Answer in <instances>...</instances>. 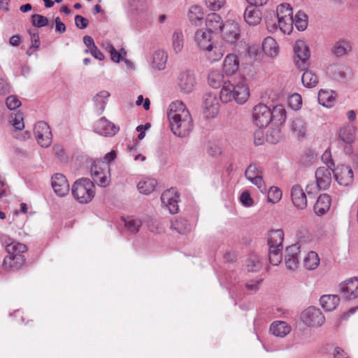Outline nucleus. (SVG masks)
<instances>
[{
  "instance_id": "nucleus-48",
  "label": "nucleus",
  "mask_w": 358,
  "mask_h": 358,
  "mask_svg": "<svg viewBox=\"0 0 358 358\" xmlns=\"http://www.w3.org/2000/svg\"><path fill=\"white\" fill-rule=\"evenodd\" d=\"M282 194V191L278 187H271L268 192V201L275 203L281 199Z\"/></svg>"
},
{
  "instance_id": "nucleus-30",
  "label": "nucleus",
  "mask_w": 358,
  "mask_h": 358,
  "mask_svg": "<svg viewBox=\"0 0 358 358\" xmlns=\"http://www.w3.org/2000/svg\"><path fill=\"white\" fill-rule=\"evenodd\" d=\"M291 331V327L284 321H275L270 327V331L277 337L283 338Z\"/></svg>"
},
{
  "instance_id": "nucleus-61",
  "label": "nucleus",
  "mask_w": 358,
  "mask_h": 358,
  "mask_svg": "<svg viewBox=\"0 0 358 358\" xmlns=\"http://www.w3.org/2000/svg\"><path fill=\"white\" fill-rule=\"evenodd\" d=\"M262 129L258 127L254 133V143L257 145H262L264 142L265 138Z\"/></svg>"
},
{
  "instance_id": "nucleus-39",
  "label": "nucleus",
  "mask_w": 358,
  "mask_h": 358,
  "mask_svg": "<svg viewBox=\"0 0 358 358\" xmlns=\"http://www.w3.org/2000/svg\"><path fill=\"white\" fill-rule=\"evenodd\" d=\"M172 46L176 53L182 51L184 46V37L182 31L178 29L174 31L172 35Z\"/></svg>"
},
{
  "instance_id": "nucleus-62",
  "label": "nucleus",
  "mask_w": 358,
  "mask_h": 358,
  "mask_svg": "<svg viewBox=\"0 0 358 358\" xmlns=\"http://www.w3.org/2000/svg\"><path fill=\"white\" fill-rule=\"evenodd\" d=\"M29 32L31 36V48H35V50H38L41 45L38 32H31V31Z\"/></svg>"
},
{
  "instance_id": "nucleus-44",
  "label": "nucleus",
  "mask_w": 358,
  "mask_h": 358,
  "mask_svg": "<svg viewBox=\"0 0 358 358\" xmlns=\"http://www.w3.org/2000/svg\"><path fill=\"white\" fill-rule=\"evenodd\" d=\"M224 74L221 75L217 71H213L209 73L208 77V84L213 88L217 89L221 87L222 84H224Z\"/></svg>"
},
{
  "instance_id": "nucleus-22",
  "label": "nucleus",
  "mask_w": 358,
  "mask_h": 358,
  "mask_svg": "<svg viewBox=\"0 0 358 358\" xmlns=\"http://www.w3.org/2000/svg\"><path fill=\"white\" fill-rule=\"evenodd\" d=\"M245 22L250 26L259 24L262 20V12L257 6L248 5L243 14Z\"/></svg>"
},
{
  "instance_id": "nucleus-54",
  "label": "nucleus",
  "mask_w": 358,
  "mask_h": 358,
  "mask_svg": "<svg viewBox=\"0 0 358 358\" xmlns=\"http://www.w3.org/2000/svg\"><path fill=\"white\" fill-rule=\"evenodd\" d=\"M7 108L10 110H15L21 106V101L15 95H10L6 99Z\"/></svg>"
},
{
  "instance_id": "nucleus-5",
  "label": "nucleus",
  "mask_w": 358,
  "mask_h": 358,
  "mask_svg": "<svg viewBox=\"0 0 358 358\" xmlns=\"http://www.w3.org/2000/svg\"><path fill=\"white\" fill-rule=\"evenodd\" d=\"M94 185L89 178H82L72 185L71 194L80 203H87L94 197Z\"/></svg>"
},
{
  "instance_id": "nucleus-50",
  "label": "nucleus",
  "mask_w": 358,
  "mask_h": 358,
  "mask_svg": "<svg viewBox=\"0 0 358 358\" xmlns=\"http://www.w3.org/2000/svg\"><path fill=\"white\" fill-rule=\"evenodd\" d=\"M31 20L32 25L37 28L45 27L49 23L48 17L40 14L32 15Z\"/></svg>"
},
{
  "instance_id": "nucleus-43",
  "label": "nucleus",
  "mask_w": 358,
  "mask_h": 358,
  "mask_svg": "<svg viewBox=\"0 0 358 358\" xmlns=\"http://www.w3.org/2000/svg\"><path fill=\"white\" fill-rule=\"evenodd\" d=\"M338 137L340 141L343 143L351 145L355 139L352 129L350 127H346L340 130Z\"/></svg>"
},
{
  "instance_id": "nucleus-25",
  "label": "nucleus",
  "mask_w": 358,
  "mask_h": 358,
  "mask_svg": "<svg viewBox=\"0 0 358 358\" xmlns=\"http://www.w3.org/2000/svg\"><path fill=\"white\" fill-rule=\"evenodd\" d=\"M331 199L327 194H322L317 198L314 205L313 210L317 216L324 215L329 210L331 206Z\"/></svg>"
},
{
  "instance_id": "nucleus-45",
  "label": "nucleus",
  "mask_w": 358,
  "mask_h": 358,
  "mask_svg": "<svg viewBox=\"0 0 358 358\" xmlns=\"http://www.w3.org/2000/svg\"><path fill=\"white\" fill-rule=\"evenodd\" d=\"M246 267L249 272H257L261 269L262 264L257 257L252 255L246 260Z\"/></svg>"
},
{
  "instance_id": "nucleus-31",
  "label": "nucleus",
  "mask_w": 358,
  "mask_h": 358,
  "mask_svg": "<svg viewBox=\"0 0 358 358\" xmlns=\"http://www.w3.org/2000/svg\"><path fill=\"white\" fill-rule=\"evenodd\" d=\"M284 233L281 229L271 230L268 238L269 248L282 249Z\"/></svg>"
},
{
  "instance_id": "nucleus-29",
  "label": "nucleus",
  "mask_w": 358,
  "mask_h": 358,
  "mask_svg": "<svg viewBox=\"0 0 358 358\" xmlns=\"http://www.w3.org/2000/svg\"><path fill=\"white\" fill-rule=\"evenodd\" d=\"M340 302V298L336 294L323 295L320 299L322 307L327 311H332L336 308Z\"/></svg>"
},
{
  "instance_id": "nucleus-35",
  "label": "nucleus",
  "mask_w": 358,
  "mask_h": 358,
  "mask_svg": "<svg viewBox=\"0 0 358 358\" xmlns=\"http://www.w3.org/2000/svg\"><path fill=\"white\" fill-rule=\"evenodd\" d=\"M272 121L271 122L276 125L280 126L282 124L287 117L286 110L282 105H277L271 109Z\"/></svg>"
},
{
  "instance_id": "nucleus-16",
  "label": "nucleus",
  "mask_w": 358,
  "mask_h": 358,
  "mask_svg": "<svg viewBox=\"0 0 358 358\" xmlns=\"http://www.w3.org/2000/svg\"><path fill=\"white\" fill-rule=\"evenodd\" d=\"M331 172H333V169L331 166H322L317 169L315 176L319 189L324 190L329 187L331 182Z\"/></svg>"
},
{
  "instance_id": "nucleus-14",
  "label": "nucleus",
  "mask_w": 358,
  "mask_h": 358,
  "mask_svg": "<svg viewBox=\"0 0 358 358\" xmlns=\"http://www.w3.org/2000/svg\"><path fill=\"white\" fill-rule=\"evenodd\" d=\"M51 185L54 192L60 197L66 196L69 192L68 180L62 173H55L52 176Z\"/></svg>"
},
{
  "instance_id": "nucleus-33",
  "label": "nucleus",
  "mask_w": 358,
  "mask_h": 358,
  "mask_svg": "<svg viewBox=\"0 0 358 358\" xmlns=\"http://www.w3.org/2000/svg\"><path fill=\"white\" fill-rule=\"evenodd\" d=\"M264 52L268 57H275L278 53V45L276 41L271 36L265 38L262 43Z\"/></svg>"
},
{
  "instance_id": "nucleus-46",
  "label": "nucleus",
  "mask_w": 358,
  "mask_h": 358,
  "mask_svg": "<svg viewBox=\"0 0 358 358\" xmlns=\"http://www.w3.org/2000/svg\"><path fill=\"white\" fill-rule=\"evenodd\" d=\"M282 138L280 129H268L266 134V141L271 144L278 143Z\"/></svg>"
},
{
  "instance_id": "nucleus-8",
  "label": "nucleus",
  "mask_w": 358,
  "mask_h": 358,
  "mask_svg": "<svg viewBox=\"0 0 358 358\" xmlns=\"http://www.w3.org/2000/svg\"><path fill=\"white\" fill-rule=\"evenodd\" d=\"M34 132L38 143L48 148L52 143V133L49 125L43 121L38 122L34 127Z\"/></svg>"
},
{
  "instance_id": "nucleus-64",
  "label": "nucleus",
  "mask_w": 358,
  "mask_h": 358,
  "mask_svg": "<svg viewBox=\"0 0 358 358\" xmlns=\"http://www.w3.org/2000/svg\"><path fill=\"white\" fill-rule=\"evenodd\" d=\"M322 162L326 164L328 166H334V162L331 157V153L329 149H327L324 151L323 155H322Z\"/></svg>"
},
{
  "instance_id": "nucleus-42",
  "label": "nucleus",
  "mask_w": 358,
  "mask_h": 358,
  "mask_svg": "<svg viewBox=\"0 0 358 358\" xmlns=\"http://www.w3.org/2000/svg\"><path fill=\"white\" fill-rule=\"evenodd\" d=\"M301 81L304 87L307 88L314 87L318 83L317 76L310 71H306L303 72L301 77Z\"/></svg>"
},
{
  "instance_id": "nucleus-9",
  "label": "nucleus",
  "mask_w": 358,
  "mask_h": 358,
  "mask_svg": "<svg viewBox=\"0 0 358 358\" xmlns=\"http://www.w3.org/2000/svg\"><path fill=\"white\" fill-rule=\"evenodd\" d=\"M301 255V245L296 243L286 248L285 264L287 268L294 271L297 268Z\"/></svg>"
},
{
  "instance_id": "nucleus-49",
  "label": "nucleus",
  "mask_w": 358,
  "mask_h": 358,
  "mask_svg": "<svg viewBox=\"0 0 358 358\" xmlns=\"http://www.w3.org/2000/svg\"><path fill=\"white\" fill-rule=\"evenodd\" d=\"M23 120V114L21 112H17L10 115V122L16 130H22L24 127Z\"/></svg>"
},
{
  "instance_id": "nucleus-21",
  "label": "nucleus",
  "mask_w": 358,
  "mask_h": 358,
  "mask_svg": "<svg viewBox=\"0 0 358 358\" xmlns=\"http://www.w3.org/2000/svg\"><path fill=\"white\" fill-rule=\"evenodd\" d=\"M162 202L169 208L170 213L174 215L178 213L179 195L173 194V192L169 190L162 193L161 196Z\"/></svg>"
},
{
  "instance_id": "nucleus-2",
  "label": "nucleus",
  "mask_w": 358,
  "mask_h": 358,
  "mask_svg": "<svg viewBox=\"0 0 358 358\" xmlns=\"http://www.w3.org/2000/svg\"><path fill=\"white\" fill-rule=\"evenodd\" d=\"M273 14L277 16L278 26L284 33L286 30L283 27V24H285V18L287 17H289L287 19L292 22V24H294L299 31H302L307 28L308 15L299 10L293 16L292 8L288 3L281 4L277 8L276 14L275 13Z\"/></svg>"
},
{
  "instance_id": "nucleus-28",
  "label": "nucleus",
  "mask_w": 358,
  "mask_h": 358,
  "mask_svg": "<svg viewBox=\"0 0 358 358\" xmlns=\"http://www.w3.org/2000/svg\"><path fill=\"white\" fill-rule=\"evenodd\" d=\"M110 93L106 90L98 92L93 98L95 110L98 115H101L105 110Z\"/></svg>"
},
{
  "instance_id": "nucleus-1",
  "label": "nucleus",
  "mask_w": 358,
  "mask_h": 358,
  "mask_svg": "<svg viewBox=\"0 0 358 358\" xmlns=\"http://www.w3.org/2000/svg\"><path fill=\"white\" fill-rule=\"evenodd\" d=\"M168 117L172 132L180 137L187 136L193 129L192 117L182 101H176L171 106Z\"/></svg>"
},
{
  "instance_id": "nucleus-18",
  "label": "nucleus",
  "mask_w": 358,
  "mask_h": 358,
  "mask_svg": "<svg viewBox=\"0 0 358 358\" xmlns=\"http://www.w3.org/2000/svg\"><path fill=\"white\" fill-rule=\"evenodd\" d=\"M340 290L347 299L358 297V277L352 278L341 284Z\"/></svg>"
},
{
  "instance_id": "nucleus-41",
  "label": "nucleus",
  "mask_w": 358,
  "mask_h": 358,
  "mask_svg": "<svg viewBox=\"0 0 358 358\" xmlns=\"http://www.w3.org/2000/svg\"><path fill=\"white\" fill-rule=\"evenodd\" d=\"M123 220L124 222L125 228L131 234H136L142 225L141 220L133 217H129L126 219L124 218Z\"/></svg>"
},
{
  "instance_id": "nucleus-59",
  "label": "nucleus",
  "mask_w": 358,
  "mask_h": 358,
  "mask_svg": "<svg viewBox=\"0 0 358 358\" xmlns=\"http://www.w3.org/2000/svg\"><path fill=\"white\" fill-rule=\"evenodd\" d=\"M240 201L245 207H250L254 203V201L248 191H245L241 194Z\"/></svg>"
},
{
  "instance_id": "nucleus-19",
  "label": "nucleus",
  "mask_w": 358,
  "mask_h": 358,
  "mask_svg": "<svg viewBox=\"0 0 358 358\" xmlns=\"http://www.w3.org/2000/svg\"><path fill=\"white\" fill-rule=\"evenodd\" d=\"M291 199L294 206L299 210L307 207L306 195L299 185H294L291 189Z\"/></svg>"
},
{
  "instance_id": "nucleus-12",
  "label": "nucleus",
  "mask_w": 358,
  "mask_h": 358,
  "mask_svg": "<svg viewBox=\"0 0 358 358\" xmlns=\"http://www.w3.org/2000/svg\"><path fill=\"white\" fill-rule=\"evenodd\" d=\"M333 173L336 182L343 186H348L352 183L354 175L350 166L342 164L333 170Z\"/></svg>"
},
{
  "instance_id": "nucleus-53",
  "label": "nucleus",
  "mask_w": 358,
  "mask_h": 358,
  "mask_svg": "<svg viewBox=\"0 0 358 358\" xmlns=\"http://www.w3.org/2000/svg\"><path fill=\"white\" fill-rule=\"evenodd\" d=\"M206 57L211 62H216L220 60L222 56L223 52L222 50L218 48L217 46L213 45V48H211L210 51H206Z\"/></svg>"
},
{
  "instance_id": "nucleus-55",
  "label": "nucleus",
  "mask_w": 358,
  "mask_h": 358,
  "mask_svg": "<svg viewBox=\"0 0 358 358\" xmlns=\"http://www.w3.org/2000/svg\"><path fill=\"white\" fill-rule=\"evenodd\" d=\"M17 242V241L13 239L10 236L6 234H1L0 236V243L2 245V246L5 247L6 251H10L13 250V248H14L13 246H12L14 243Z\"/></svg>"
},
{
  "instance_id": "nucleus-51",
  "label": "nucleus",
  "mask_w": 358,
  "mask_h": 358,
  "mask_svg": "<svg viewBox=\"0 0 358 358\" xmlns=\"http://www.w3.org/2000/svg\"><path fill=\"white\" fill-rule=\"evenodd\" d=\"M109 52L110 54L111 60L113 62L119 63L123 57L127 55V52L124 48L120 50V52L117 51L114 46L111 44L109 45Z\"/></svg>"
},
{
  "instance_id": "nucleus-4",
  "label": "nucleus",
  "mask_w": 358,
  "mask_h": 358,
  "mask_svg": "<svg viewBox=\"0 0 358 358\" xmlns=\"http://www.w3.org/2000/svg\"><path fill=\"white\" fill-rule=\"evenodd\" d=\"M13 250L6 251V255L2 262V268L6 272H15L22 269L26 264V257L24 253L27 252L28 247L20 242H15L12 245Z\"/></svg>"
},
{
  "instance_id": "nucleus-6",
  "label": "nucleus",
  "mask_w": 358,
  "mask_h": 358,
  "mask_svg": "<svg viewBox=\"0 0 358 358\" xmlns=\"http://www.w3.org/2000/svg\"><path fill=\"white\" fill-rule=\"evenodd\" d=\"M303 323L311 327H319L325 322V317L320 308L310 306L304 310L301 315Z\"/></svg>"
},
{
  "instance_id": "nucleus-11",
  "label": "nucleus",
  "mask_w": 358,
  "mask_h": 358,
  "mask_svg": "<svg viewBox=\"0 0 358 358\" xmlns=\"http://www.w3.org/2000/svg\"><path fill=\"white\" fill-rule=\"evenodd\" d=\"M177 83L182 92L189 94L193 91L196 81L192 71L185 70L178 74Z\"/></svg>"
},
{
  "instance_id": "nucleus-40",
  "label": "nucleus",
  "mask_w": 358,
  "mask_h": 358,
  "mask_svg": "<svg viewBox=\"0 0 358 358\" xmlns=\"http://www.w3.org/2000/svg\"><path fill=\"white\" fill-rule=\"evenodd\" d=\"M335 98L333 95L327 90H321L318 93V102L327 108L333 106Z\"/></svg>"
},
{
  "instance_id": "nucleus-10",
  "label": "nucleus",
  "mask_w": 358,
  "mask_h": 358,
  "mask_svg": "<svg viewBox=\"0 0 358 358\" xmlns=\"http://www.w3.org/2000/svg\"><path fill=\"white\" fill-rule=\"evenodd\" d=\"M219 101L216 96L208 93L205 94L203 97V113L206 118L215 117L219 111Z\"/></svg>"
},
{
  "instance_id": "nucleus-57",
  "label": "nucleus",
  "mask_w": 358,
  "mask_h": 358,
  "mask_svg": "<svg viewBox=\"0 0 358 358\" xmlns=\"http://www.w3.org/2000/svg\"><path fill=\"white\" fill-rule=\"evenodd\" d=\"M315 159L316 155L312 151H308L305 152L301 157V163L306 166H309L313 164Z\"/></svg>"
},
{
  "instance_id": "nucleus-24",
  "label": "nucleus",
  "mask_w": 358,
  "mask_h": 358,
  "mask_svg": "<svg viewBox=\"0 0 358 358\" xmlns=\"http://www.w3.org/2000/svg\"><path fill=\"white\" fill-rule=\"evenodd\" d=\"M205 22L206 30L213 33H218L225 24L223 23L222 17L215 13L208 14L206 17Z\"/></svg>"
},
{
  "instance_id": "nucleus-23",
  "label": "nucleus",
  "mask_w": 358,
  "mask_h": 358,
  "mask_svg": "<svg viewBox=\"0 0 358 358\" xmlns=\"http://www.w3.org/2000/svg\"><path fill=\"white\" fill-rule=\"evenodd\" d=\"M239 68V59L237 55L229 54L224 60L223 74L227 77L234 75Z\"/></svg>"
},
{
  "instance_id": "nucleus-36",
  "label": "nucleus",
  "mask_w": 358,
  "mask_h": 358,
  "mask_svg": "<svg viewBox=\"0 0 358 358\" xmlns=\"http://www.w3.org/2000/svg\"><path fill=\"white\" fill-rule=\"evenodd\" d=\"M157 185V180L154 178H148L140 181L137 185V188L140 193L150 194L155 190Z\"/></svg>"
},
{
  "instance_id": "nucleus-58",
  "label": "nucleus",
  "mask_w": 358,
  "mask_h": 358,
  "mask_svg": "<svg viewBox=\"0 0 358 358\" xmlns=\"http://www.w3.org/2000/svg\"><path fill=\"white\" fill-rule=\"evenodd\" d=\"M206 6L212 10H220L224 4V0H205Z\"/></svg>"
},
{
  "instance_id": "nucleus-52",
  "label": "nucleus",
  "mask_w": 358,
  "mask_h": 358,
  "mask_svg": "<svg viewBox=\"0 0 358 358\" xmlns=\"http://www.w3.org/2000/svg\"><path fill=\"white\" fill-rule=\"evenodd\" d=\"M261 170L255 164H250L245 170V178L250 180L252 181L254 177H257L262 175Z\"/></svg>"
},
{
  "instance_id": "nucleus-60",
  "label": "nucleus",
  "mask_w": 358,
  "mask_h": 358,
  "mask_svg": "<svg viewBox=\"0 0 358 358\" xmlns=\"http://www.w3.org/2000/svg\"><path fill=\"white\" fill-rule=\"evenodd\" d=\"M89 21L85 17L80 15L75 16V24L78 29H84L87 27Z\"/></svg>"
},
{
  "instance_id": "nucleus-26",
  "label": "nucleus",
  "mask_w": 358,
  "mask_h": 358,
  "mask_svg": "<svg viewBox=\"0 0 358 358\" xmlns=\"http://www.w3.org/2000/svg\"><path fill=\"white\" fill-rule=\"evenodd\" d=\"M294 54L299 60H296V65H299V61L304 63L310 57V50L303 41H297L294 46Z\"/></svg>"
},
{
  "instance_id": "nucleus-37",
  "label": "nucleus",
  "mask_w": 358,
  "mask_h": 358,
  "mask_svg": "<svg viewBox=\"0 0 358 358\" xmlns=\"http://www.w3.org/2000/svg\"><path fill=\"white\" fill-rule=\"evenodd\" d=\"M320 264L318 255L314 251L308 252L303 257V265L308 270L315 269Z\"/></svg>"
},
{
  "instance_id": "nucleus-56",
  "label": "nucleus",
  "mask_w": 358,
  "mask_h": 358,
  "mask_svg": "<svg viewBox=\"0 0 358 358\" xmlns=\"http://www.w3.org/2000/svg\"><path fill=\"white\" fill-rule=\"evenodd\" d=\"M288 103L292 109H299L302 105L301 95L297 93L292 94L288 99Z\"/></svg>"
},
{
  "instance_id": "nucleus-3",
  "label": "nucleus",
  "mask_w": 358,
  "mask_h": 358,
  "mask_svg": "<svg viewBox=\"0 0 358 358\" xmlns=\"http://www.w3.org/2000/svg\"><path fill=\"white\" fill-rule=\"evenodd\" d=\"M249 95V88L243 81H239L236 85L230 81H224L220 92V99L222 103H228L234 99L237 103L243 104Z\"/></svg>"
},
{
  "instance_id": "nucleus-27",
  "label": "nucleus",
  "mask_w": 358,
  "mask_h": 358,
  "mask_svg": "<svg viewBox=\"0 0 358 358\" xmlns=\"http://www.w3.org/2000/svg\"><path fill=\"white\" fill-rule=\"evenodd\" d=\"M187 15L192 24L199 26L203 23L204 13L201 6L198 5L192 6L189 9Z\"/></svg>"
},
{
  "instance_id": "nucleus-7",
  "label": "nucleus",
  "mask_w": 358,
  "mask_h": 358,
  "mask_svg": "<svg viewBox=\"0 0 358 358\" xmlns=\"http://www.w3.org/2000/svg\"><path fill=\"white\" fill-rule=\"evenodd\" d=\"M271 109L264 103H259L253 109V120L257 127H266L272 121Z\"/></svg>"
},
{
  "instance_id": "nucleus-63",
  "label": "nucleus",
  "mask_w": 358,
  "mask_h": 358,
  "mask_svg": "<svg viewBox=\"0 0 358 358\" xmlns=\"http://www.w3.org/2000/svg\"><path fill=\"white\" fill-rule=\"evenodd\" d=\"M253 180L250 181L253 185H256L261 192L264 193L266 191L265 182L262 178V175L257 177H254Z\"/></svg>"
},
{
  "instance_id": "nucleus-47",
  "label": "nucleus",
  "mask_w": 358,
  "mask_h": 358,
  "mask_svg": "<svg viewBox=\"0 0 358 358\" xmlns=\"http://www.w3.org/2000/svg\"><path fill=\"white\" fill-rule=\"evenodd\" d=\"M282 249L269 248L268 259L271 264L278 266L282 261Z\"/></svg>"
},
{
  "instance_id": "nucleus-38",
  "label": "nucleus",
  "mask_w": 358,
  "mask_h": 358,
  "mask_svg": "<svg viewBox=\"0 0 358 358\" xmlns=\"http://www.w3.org/2000/svg\"><path fill=\"white\" fill-rule=\"evenodd\" d=\"M167 55L162 50L156 51L152 57V66L157 70H162L166 67Z\"/></svg>"
},
{
  "instance_id": "nucleus-15",
  "label": "nucleus",
  "mask_w": 358,
  "mask_h": 358,
  "mask_svg": "<svg viewBox=\"0 0 358 358\" xmlns=\"http://www.w3.org/2000/svg\"><path fill=\"white\" fill-rule=\"evenodd\" d=\"M222 39L229 44H235L240 38V29L238 23L227 22L221 29Z\"/></svg>"
},
{
  "instance_id": "nucleus-32",
  "label": "nucleus",
  "mask_w": 358,
  "mask_h": 358,
  "mask_svg": "<svg viewBox=\"0 0 358 358\" xmlns=\"http://www.w3.org/2000/svg\"><path fill=\"white\" fill-rule=\"evenodd\" d=\"M352 50V45L349 41L340 39L336 42L332 48L331 52L337 57L347 55Z\"/></svg>"
},
{
  "instance_id": "nucleus-13",
  "label": "nucleus",
  "mask_w": 358,
  "mask_h": 358,
  "mask_svg": "<svg viewBox=\"0 0 358 358\" xmlns=\"http://www.w3.org/2000/svg\"><path fill=\"white\" fill-rule=\"evenodd\" d=\"M94 131L104 136H113L120 131V127L103 117L94 124Z\"/></svg>"
},
{
  "instance_id": "nucleus-34",
  "label": "nucleus",
  "mask_w": 358,
  "mask_h": 358,
  "mask_svg": "<svg viewBox=\"0 0 358 358\" xmlns=\"http://www.w3.org/2000/svg\"><path fill=\"white\" fill-rule=\"evenodd\" d=\"M291 129L297 135L299 140H301L306 137V123L301 117H296L292 122Z\"/></svg>"
},
{
  "instance_id": "nucleus-17",
  "label": "nucleus",
  "mask_w": 358,
  "mask_h": 358,
  "mask_svg": "<svg viewBox=\"0 0 358 358\" xmlns=\"http://www.w3.org/2000/svg\"><path fill=\"white\" fill-rule=\"evenodd\" d=\"M213 32L210 31H204L203 29H198L194 36V41L199 48L203 51H210L213 43L212 41Z\"/></svg>"
},
{
  "instance_id": "nucleus-20",
  "label": "nucleus",
  "mask_w": 358,
  "mask_h": 358,
  "mask_svg": "<svg viewBox=\"0 0 358 358\" xmlns=\"http://www.w3.org/2000/svg\"><path fill=\"white\" fill-rule=\"evenodd\" d=\"M106 167L103 169L94 163L91 167V174L92 179L99 186L106 187L108 185L109 180L106 173V169L110 172L109 166L106 164Z\"/></svg>"
}]
</instances>
